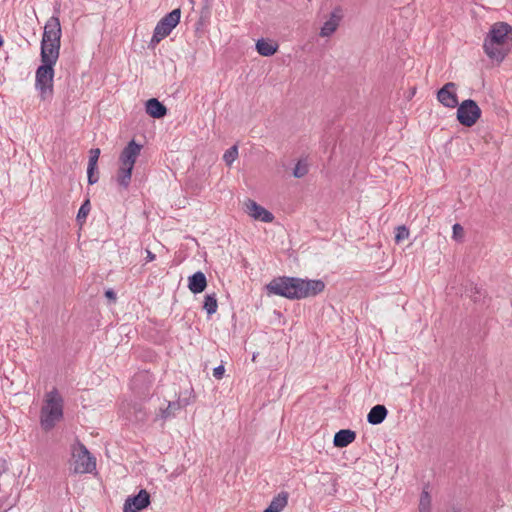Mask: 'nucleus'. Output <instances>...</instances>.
<instances>
[{
    "label": "nucleus",
    "instance_id": "11",
    "mask_svg": "<svg viewBox=\"0 0 512 512\" xmlns=\"http://www.w3.org/2000/svg\"><path fill=\"white\" fill-rule=\"evenodd\" d=\"M142 145L131 140L122 150L119 161L120 164L126 167L134 168L137 157L140 155Z\"/></svg>",
    "mask_w": 512,
    "mask_h": 512
},
{
    "label": "nucleus",
    "instance_id": "33",
    "mask_svg": "<svg viewBox=\"0 0 512 512\" xmlns=\"http://www.w3.org/2000/svg\"><path fill=\"white\" fill-rule=\"evenodd\" d=\"M105 296H106L109 300H111V301H113V302H115V301H116V293H115L112 289H108V290H106V291H105Z\"/></svg>",
    "mask_w": 512,
    "mask_h": 512
},
{
    "label": "nucleus",
    "instance_id": "9",
    "mask_svg": "<svg viewBox=\"0 0 512 512\" xmlns=\"http://www.w3.org/2000/svg\"><path fill=\"white\" fill-rule=\"evenodd\" d=\"M457 85L454 82L446 83L437 92V100L447 108H456L459 104L457 96Z\"/></svg>",
    "mask_w": 512,
    "mask_h": 512
},
{
    "label": "nucleus",
    "instance_id": "23",
    "mask_svg": "<svg viewBox=\"0 0 512 512\" xmlns=\"http://www.w3.org/2000/svg\"><path fill=\"white\" fill-rule=\"evenodd\" d=\"M217 299L215 294H208L205 296L203 309L208 315H212L217 311Z\"/></svg>",
    "mask_w": 512,
    "mask_h": 512
},
{
    "label": "nucleus",
    "instance_id": "1",
    "mask_svg": "<svg viewBox=\"0 0 512 512\" xmlns=\"http://www.w3.org/2000/svg\"><path fill=\"white\" fill-rule=\"evenodd\" d=\"M265 289L268 295H277L290 300H300L322 293L325 289V283L319 279L310 280L280 276L272 279L265 286Z\"/></svg>",
    "mask_w": 512,
    "mask_h": 512
},
{
    "label": "nucleus",
    "instance_id": "18",
    "mask_svg": "<svg viewBox=\"0 0 512 512\" xmlns=\"http://www.w3.org/2000/svg\"><path fill=\"white\" fill-rule=\"evenodd\" d=\"M288 497V492H280L278 495L273 497L272 501L263 512H281L288 504Z\"/></svg>",
    "mask_w": 512,
    "mask_h": 512
},
{
    "label": "nucleus",
    "instance_id": "27",
    "mask_svg": "<svg viewBox=\"0 0 512 512\" xmlns=\"http://www.w3.org/2000/svg\"><path fill=\"white\" fill-rule=\"evenodd\" d=\"M308 173V165L302 160H299L293 169V176L295 178H302Z\"/></svg>",
    "mask_w": 512,
    "mask_h": 512
},
{
    "label": "nucleus",
    "instance_id": "8",
    "mask_svg": "<svg viewBox=\"0 0 512 512\" xmlns=\"http://www.w3.org/2000/svg\"><path fill=\"white\" fill-rule=\"evenodd\" d=\"M78 454L76 455L74 472L77 474L91 473L96 469V460L88 451L86 446L78 443Z\"/></svg>",
    "mask_w": 512,
    "mask_h": 512
},
{
    "label": "nucleus",
    "instance_id": "4",
    "mask_svg": "<svg viewBox=\"0 0 512 512\" xmlns=\"http://www.w3.org/2000/svg\"><path fill=\"white\" fill-rule=\"evenodd\" d=\"M61 43V24L59 17L53 15L48 19L44 27V33L41 41V53L48 56L59 58Z\"/></svg>",
    "mask_w": 512,
    "mask_h": 512
},
{
    "label": "nucleus",
    "instance_id": "13",
    "mask_svg": "<svg viewBox=\"0 0 512 512\" xmlns=\"http://www.w3.org/2000/svg\"><path fill=\"white\" fill-rule=\"evenodd\" d=\"M152 384L151 376L148 371L136 373L131 379V388L139 395L146 396Z\"/></svg>",
    "mask_w": 512,
    "mask_h": 512
},
{
    "label": "nucleus",
    "instance_id": "32",
    "mask_svg": "<svg viewBox=\"0 0 512 512\" xmlns=\"http://www.w3.org/2000/svg\"><path fill=\"white\" fill-rule=\"evenodd\" d=\"M224 372H225V368L224 366L221 364L217 367H215L213 369V376L216 378V379H222L223 375H224Z\"/></svg>",
    "mask_w": 512,
    "mask_h": 512
},
{
    "label": "nucleus",
    "instance_id": "2",
    "mask_svg": "<svg viewBox=\"0 0 512 512\" xmlns=\"http://www.w3.org/2000/svg\"><path fill=\"white\" fill-rule=\"evenodd\" d=\"M509 41H512V27L506 22H497L485 37L483 48L490 59L502 62L508 54Z\"/></svg>",
    "mask_w": 512,
    "mask_h": 512
},
{
    "label": "nucleus",
    "instance_id": "28",
    "mask_svg": "<svg viewBox=\"0 0 512 512\" xmlns=\"http://www.w3.org/2000/svg\"><path fill=\"white\" fill-rule=\"evenodd\" d=\"M409 237V229L402 225L396 228L395 242L400 243Z\"/></svg>",
    "mask_w": 512,
    "mask_h": 512
},
{
    "label": "nucleus",
    "instance_id": "26",
    "mask_svg": "<svg viewBox=\"0 0 512 512\" xmlns=\"http://www.w3.org/2000/svg\"><path fill=\"white\" fill-rule=\"evenodd\" d=\"M91 210L90 200L86 199L84 203L81 205L78 214H77V221L82 224L85 222L89 212Z\"/></svg>",
    "mask_w": 512,
    "mask_h": 512
},
{
    "label": "nucleus",
    "instance_id": "3",
    "mask_svg": "<svg viewBox=\"0 0 512 512\" xmlns=\"http://www.w3.org/2000/svg\"><path fill=\"white\" fill-rule=\"evenodd\" d=\"M58 58L43 53L42 64L37 68L35 75V87L39 91L41 100H47L53 94L54 65Z\"/></svg>",
    "mask_w": 512,
    "mask_h": 512
},
{
    "label": "nucleus",
    "instance_id": "35",
    "mask_svg": "<svg viewBox=\"0 0 512 512\" xmlns=\"http://www.w3.org/2000/svg\"><path fill=\"white\" fill-rule=\"evenodd\" d=\"M256 357H257V354H252V362H255L256 361Z\"/></svg>",
    "mask_w": 512,
    "mask_h": 512
},
{
    "label": "nucleus",
    "instance_id": "7",
    "mask_svg": "<svg viewBox=\"0 0 512 512\" xmlns=\"http://www.w3.org/2000/svg\"><path fill=\"white\" fill-rule=\"evenodd\" d=\"M481 109L472 99H466L457 106L456 117L465 127H472L481 117Z\"/></svg>",
    "mask_w": 512,
    "mask_h": 512
},
{
    "label": "nucleus",
    "instance_id": "30",
    "mask_svg": "<svg viewBox=\"0 0 512 512\" xmlns=\"http://www.w3.org/2000/svg\"><path fill=\"white\" fill-rule=\"evenodd\" d=\"M453 230V239L456 241H461L464 237V229L459 223H455L452 227Z\"/></svg>",
    "mask_w": 512,
    "mask_h": 512
},
{
    "label": "nucleus",
    "instance_id": "20",
    "mask_svg": "<svg viewBox=\"0 0 512 512\" xmlns=\"http://www.w3.org/2000/svg\"><path fill=\"white\" fill-rule=\"evenodd\" d=\"M256 50L261 56L269 57L277 52L278 44L262 38L257 41Z\"/></svg>",
    "mask_w": 512,
    "mask_h": 512
},
{
    "label": "nucleus",
    "instance_id": "12",
    "mask_svg": "<svg viewBox=\"0 0 512 512\" xmlns=\"http://www.w3.org/2000/svg\"><path fill=\"white\" fill-rule=\"evenodd\" d=\"M245 207L246 213L254 220L262 221L265 223H270L274 220V215L270 211L256 203L254 200L248 199L245 202Z\"/></svg>",
    "mask_w": 512,
    "mask_h": 512
},
{
    "label": "nucleus",
    "instance_id": "15",
    "mask_svg": "<svg viewBox=\"0 0 512 512\" xmlns=\"http://www.w3.org/2000/svg\"><path fill=\"white\" fill-rule=\"evenodd\" d=\"M146 113L153 118H163L167 114V108L158 99L151 98L146 102Z\"/></svg>",
    "mask_w": 512,
    "mask_h": 512
},
{
    "label": "nucleus",
    "instance_id": "24",
    "mask_svg": "<svg viewBox=\"0 0 512 512\" xmlns=\"http://www.w3.org/2000/svg\"><path fill=\"white\" fill-rule=\"evenodd\" d=\"M419 512H431V496L426 489H423L420 496Z\"/></svg>",
    "mask_w": 512,
    "mask_h": 512
},
{
    "label": "nucleus",
    "instance_id": "36",
    "mask_svg": "<svg viewBox=\"0 0 512 512\" xmlns=\"http://www.w3.org/2000/svg\"><path fill=\"white\" fill-rule=\"evenodd\" d=\"M2 44H3V39H2V37L0 36V47L2 46Z\"/></svg>",
    "mask_w": 512,
    "mask_h": 512
},
{
    "label": "nucleus",
    "instance_id": "29",
    "mask_svg": "<svg viewBox=\"0 0 512 512\" xmlns=\"http://www.w3.org/2000/svg\"><path fill=\"white\" fill-rule=\"evenodd\" d=\"M97 170L96 166H88L87 167V175H88V184L93 185L98 182V175L95 174Z\"/></svg>",
    "mask_w": 512,
    "mask_h": 512
},
{
    "label": "nucleus",
    "instance_id": "14",
    "mask_svg": "<svg viewBox=\"0 0 512 512\" xmlns=\"http://www.w3.org/2000/svg\"><path fill=\"white\" fill-rule=\"evenodd\" d=\"M207 287V279L203 272L197 271L188 278V288L194 294L203 292Z\"/></svg>",
    "mask_w": 512,
    "mask_h": 512
},
{
    "label": "nucleus",
    "instance_id": "21",
    "mask_svg": "<svg viewBox=\"0 0 512 512\" xmlns=\"http://www.w3.org/2000/svg\"><path fill=\"white\" fill-rule=\"evenodd\" d=\"M189 405V401L186 399H179L177 401H170L168 406L165 409H161L160 417L162 419H167L173 417L175 415V411L180 410L181 408Z\"/></svg>",
    "mask_w": 512,
    "mask_h": 512
},
{
    "label": "nucleus",
    "instance_id": "31",
    "mask_svg": "<svg viewBox=\"0 0 512 512\" xmlns=\"http://www.w3.org/2000/svg\"><path fill=\"white\" fill-rule=\"evenodd\" d=\"M88 166H96L100 155V149L94 148L90 150Z\"/></svg>",
    "mask_w": 512,
    "mask_h": 512
},
{
    "label": "nucleus",
    "instance_id": "6",
    "mask_svg": "<svg viewBox=\"0 0 512 512\" xmlns=\"http://www.w3.org/2000/svg\"><path fill=\"white\" fill-rule=\"evenodd\" d=\"M181 17L180 8L172 10L165 15L156 25L151 39L152 44H158L167 37L172 30L178 25Z\"/></svg>",
    "mask_w": 512,
    "mask_h": 512
},
{
    "label": "nucleus",
    "instance_id": "34",
    "mask_svg": "<svg viewBox=\"0 0 512 512\" xmlns=\"http://www.w3.org/2000/svg\"><path fill=\"white\" fill-rule=\"evenodd\" d=\"M146 252H147V257H146L147 261H153L156 257L155 254H153L150 250H147Z\"/></svg>",
    "mask_w": 512,
    "mask_h": 512
},
{
    "label": "nucleus",
    "instance_id": "25",
    "mask_svg": "<svg viewBox=\"0 0 512 512\" xmlns=\"http://www.w3.org/2000/svg\"><path fill=\"white\" fill-rule=\"evenodd\" d=\"M237 157H238V146L233 145L228 150H226V152L223 155V160L228 166H231L232 163L237 159Z\"/></svg>",
    "mask_w": 512,
    "mask_h": 512
},
{
    "label": "nucleus",
    "instance_id": "19",
    "mask_svg": "<svg viewBox=\"0 0 512 512\" xmlns=\"http://www.w3.org/2000/svg\"><path fill=\"white\" fill-rule=\"evenodd\" d=\"M132 171V168L120 165L115 178L120 189L127 190L129 188L132 178Z\"/></svg>",
    "mask_w": 512,
    "mask_h": 512
},
{
    "label": "nucleus",
    "instance_id": "17",
    "mask_svg": "<svg viewBox=\"0 0 512 512\" xmlns=\"http://www.w3.org/2000/svg\"><path fill=\"white\" fill-rule=\"evenodd\" d=\"M388 410L384 405H375L367 415V421L371 425L381 424L387 417Z\"/></svg>",
    "mask_w": 512,
    "mask_h": 512
},
{
    "label": "nucleus",
    "instance_id": "16",
    "mask_svg": "<svg viewBox=\"0 0 512 512\" xmlns=\"http://www.w3.org/2000/svg\"><path fill=\"white\" fill-rule=\"evenodd\" d=\"M356 438V433L350 429H341L334 435L333 444L335 447L344 448L351 444Z\"/></svg>",
    "mask_w": 512,
    "mask_h": 512
},
{
    "label": "nucleus",
    "instance_id": "10",
    "mask_svg": "<svg viewBox=\"0 0 512 512\" xmlns=\"http://www.w3.org/2000/svg\"><path fill=\"white\" fill-rule=\"evenodd\" d=\"M150 504V494L141 489L137 495L128 497L125 500L123 511L124 512H140L148 507Z\"/></svg>",
    "mask_w": 512,
    "mask_h": 512
},
{
    "label": "nucleus",
    "instance_id": "22",
    "mask_svg": "<svg viewBox=\"0 0 512 512\" xmlns=\"http://www.w3.org/2000/svg\"><path fill=\"white\" fill-rule=\"evenodd\" d=\"M340 23V17L335 13H332L330 18L323 24L320 30L321 37L331 36L338 28Z\"/></svg>",
    "mask_w": 512,
    "mask_h": 512
},
{
    "label": "nucleus",
    "instance_id": "5",
    "mask_svg": "<svg viewBox=\"0 0 512 512\" xmlns=\"http://www.w3.org/2000/svg\"><path fill=\"white\" fill-rule=\"evenodd\" d=\"M63 417V399L54 388L47 393L46 404L41 409V426L45 431L51 430Z\"/></svg>",
    "mask_w": 512,
    "mask_h": 512
}]
</instances>
